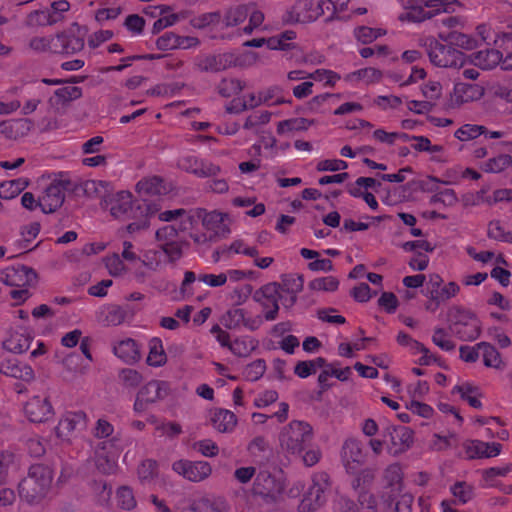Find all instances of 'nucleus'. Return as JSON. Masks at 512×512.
Listing matches in <instances>:
<instances>
[{"label":"nucleus","mask_w":512,"mask_h":512,"mask_svg":"<svg viewBox=\"0 0 512 512\" xmlns=\"http://www.w3.org/2000/svg\"><path fill=\"white\" fill-rule=\"evenodd\" d=\"M420 45L425 48L429 60L434 66L461 68L465 63V55L453 45L470 48L472 40L466 34L456 30L440 31L437 38L429 36L421 39Z\"/></svg>","instance_id":"1"},{"label":"nucleus","mask_w":512,"mask_h":512,"mask_svg":"<svg viewBox=\"0 0 512 512\" xmlns=\"http://www.w3.org/2000/svg\"><path fill=\"white\" fill-rule=\"evenodd\" d=\"M54 479L53 470L44 464H33L18 483L20 502L30 507L42 505L48 498Z\"/></svg>","instance_id":"2"},{"label":"nucleus","mask_w":512,"mask_h":512,"mask_svg":"<svg viewBox=\"0 0 512 512\" xmlns=\"http://www.w3.org/2000/svg\"><path fill=\"white\" fill-rule=\"evenodd\" d=\"M37 275L32 268L24 265L6 267L0 272V282L12 287L9 295L21 304L30 297L28 287L36 281Z\"/></svg>","instance_id":"3"},{"label":"nucleus","mask_w":512,"mask_h":512,"mask_svg":"<svg viewBox=\"0 0 512 512\" xmlns=\"http://www.w3.org/2000/svg\"><path fill=\"white\" fill-rule=\"evenodd\" d=\"M313 438L312 426L301 420H293L282 428L279 442L282 450L290 455H301Z\"/></svg>","instance_id":"4"},{"label":"nucleus","mask_w":512,"mask_h":512,"mask_svg":"<svg viewBox=\"0 0 512 512\" xmlns=\"http://www.w3.org/2000/svg\"><path fill=\"white\" fill-rule=\"evenodd\" d=\"M405 11L399 19L420 23L434 17L440 12H449L454 5V0H402Z\"/></svg>","instance_id":"5"},{"label":"nucleus","mask_w":512,"mask_h":512,"mask_svg":"<svg viewBox=\"0 0 512 512\" xmlns=\"http://www.w3.org/2000/svg\"><path fill=\"white\" fill-rule=\"evenodd\" d=\"M449 330L462 341H474L481 334V323L470 310L452 307L448 312Z\"/></svg>","instance_id":"6"},{"label":"nucleus","mask_w":512,"mask_h":512,"mask_svg":"<svg viewBox=\"0 0 512 512\" xmlns=\"http://www.w3.org/2000/svg\"><path fill=\"white\" fill-rule=\"evenodd\" d=\"M331 490L330 476L326 472H316L311 477V485L303 494L298 505L299 512H314L322 507Z\"/></svg>","instance_id":"7"},{"label":"nucleus","mask_w":512,"mask_h":512,"mask_svg":"<svg viewBox=\"0 0 512 512\" xmlns=\"http://www.w3.org/2000/svg\"><path fill=\"white\" fill-rule=\"evenodd\" d=\"M123 450L121 434L117 432L111 438L101 440L95 447V465L102 474H112Z\"/></svg>","instance_id":"8"},{"label":"nucleus","mask_w":512,"mask_h":512,"mask_svg":"<svg viewBox=\"0 0 512 512\" xmlns=\"http://www.w3.org/2000/svg\"><path fill=\"white\" fill-rule=\"evenodd\" d=\"M471 62L482 70L500 65L503 70H512V51L508 47L487 48L471 55Z\"/></svg>","instance_id":"9"},{"label":"nucleus","mask_w":512,"mask_h":512,"mask_svg":"<svg viewBox=\"0 0 512 512\" xmlns=\"http://www.w3.org/2000/svg\"><path fill=\"white\" fill-rule=\"evenodd\" d=\"M102 207L109 210L110 214L117 219L136 218V204L130 191L121 190L116 193L107 194L102 199Z\"/></svg>","instance_id":"10"},{"label":"nucleus","mask_w":512,"mask_h":512,"mask_svg":"<svg viewBox=\"0 0 512 512\" xmlns=\"http://www.w3.org/2000/svg\"><path fill=\"white\" fill-rule=\"evenodd\" d=\"M341 461L347 473L358 474L366 461V453L361 441L348 438L341 448Z\"/></svg>","instance_id":"11"},{"label":"nucleus","mask_w":512,"mask_h":512,"mask_svg":"<svg viewBox=\"0 0 512 512\" xmlns=\"http://www.w3.org/2000/svg\"><path fill=\"white\" fill-rule=\"evenodd\" d=\"M284 488L282 477H277L265 470L256 475L253 483V493L269 501L277 500L282 495Z\"/></svg>","instance_id":"12"},{"label":"nucleus","mask_w":512,"mask_h":512,"mask_svg":"<svg viewBox=\"0 0 512 512\" xmlns=\"http://www.w3.org/2000/svg\"><path fill=\"white\" fill-rule=\"evenodd\" d=\"M279 293L278 283L271 282L260 287L253 295V299L261 305L266 321H274L278 316Z\"/></svg>","instance_id":"13"},{"label":"nucleus","mask_w":512,"mask_h":512,"mask_svg":"<svg viewBox=\"0 0 512 512\" xmlns=\"http://www.w3.org/2000/svg\"><path fill=\"white\" fill-rule=\"evenodd\" d=\"M178 167L198 178H210L217 176L221 168L210 160L199 158L196 155H183L177 161Z\"/></svg>","instance_id":"14"},{"label":"nucleus","mask_w":512,"mask_h":512,"mask_svg":"<svg viewBox=\"0 0 512 512\" xmlns=\"http://www.w3.org/2000/svg\"><path fill=\"white\" fill-rule=\"evenodd\" d=\"M67 182L62 180L52 181L38 197L39 209L45 213H52L62 206L67 190Z\"/></svg>","instance_id":"15"},{"label":"nucleus","mask_w":512,"mask_h":512,"mask_svg":"<svg viewBox=\"0 0 512 512\" xmlns=\"http://www.w3.org/2000/svg\"><path fill=\"white\" fill-rule=\"evenodd\" d=\"M24 415L32 423H44L54 417V408L47 396L31 397L23 407Z\"/></svg>","instance_id":"16"},{"label":"nucleus","mask_w":512,"mask_h":512,"mask_svg":"<svg viewBox=\"0 0 512 512\" xmlns=\"http://www.w3.org/2000/svg\"><path fill=\"white\" fill-rule=\"evenodd\" d=\"M325 12L322 0H299L289 11V21L311 23Z\"/></svg>","instance_id":"17"},{"label":"nucleus","mask_w":512,"mask_h":512,"mask_svg":"<svg viewBox=\"0 0 512 512\" xmlns=\"http://www.w3.org/2000/svg\"><path fill=\"white\" fill-rule=\"evenodd\" d=\"M172 470L191 482H201L212 473L211 465L206 461L181 459L172 464Z\"/></svg>","instance_id":"18"},{"label":"nucleus","mask_w":512,"mask_h":512,"mask_svg":"<svg viewBox=\"0 0 512 512\" xmlns=\"http://www.w3.org/2000/svg\"><path fill=\"white\" fill-rule=\"evenodd\" d=\"M87 416L83 411H66L55 428L56 435L62 440H69L71 436L86 428Z\"/></svg>","instance_id":"19"},{"label":"nucleus","mask_w":512,"mask_h":512,"mask_svg":"<svg viewBox=\"0 0 512 512\" xmlns=\"http://www.w3.org/2000/svg\"><path fill=\"white\" fill-rule=\"evenodd\" d=\"M175 225H165L156 231V239L159 247L168 250L171 260H179L182 256V246L178 231Z\"/></svg>","instance_id":"20"},{"label":"nucleus","mask_w":512,"mask_h":512,"mask_svg":"<svg viewBox=\"0 0 512 512\" xmlns=\"http://www.w3.org/2000/svg\"><path fill=\"white\" fill-rule=\"evenodd\" d=\"M84 48V38L73 31L58 33L51 41L50 49L59 54H75Z\"/></svg>","instance_id":"21"},{"label":"nucleus","mask_w":512,"mask_h":512,"mask_svg":"<svg viewBox=\"0 0 512 512\" xmlns=\"http://www.w3.org/2000/svg\"><path fill=\"white\" fill-rule=\"evenodd\" d=\"M467 459L493 458L500 455L502 445L498 442H485L481 440H467L463 444Z\"/></svg>","instance_id":"22"},{"label":"nucleus","mask_w":512,"mask_h":512,"mask_svg":"<svg viewBox=\"0 0 512 512\" xmlns=\"http://www.w3.org/2000/svg\"><path fill=\"white\" fill-rule=\"evenodd\" d=\"M33 336L23 327L10 331L9 336L3 341L2 346L8 352L21 354L27 351L31 345Z\"/></svg>","instance_id":"23"},{"label":"nucleus","mask_w":512,"mask_h":512,"mask_svg":"<svg viewBox=\"0 0 512 512\" xmlns=\"http://www.w3.org/2000/svg\"><path fill=\"white\" fill-rule=\"evenodd\" d=\"M0 373L5 376L19 379L25 382H31L34 379L32 367L15 358H8L0 363Z\"/></svg>","instance_id":"24"},{"label":"nucleus","mask_w":512,"mask_h":512,"mask_svg":"<svg viewBox=\"0 0 512 512\" xmlns=\"http://www.w3.org/2000/svg\"><path fill=\"white\" fill-rule=\"evenodd\" d=\"M142 265L151 271H157L160 267L167 262H175L171 260L168 255V250L161 247H155L145 250L140 255Z\"/></svg>","instance_id":"25"},{"label":"nucleus","mask_w":512,"mask_h":512,"mask_svg":"<svg viewBox=\"0 0 512 512\" xmlns=\"http://www.w3.org/2000/svg\"><path fill=\"white\" fill-rule=\"evenodd\" d=\"M113 352L115 356L128 364L137 362L141 357L137 342L131 338H126L116 343L113 347Z\"/></svg>","instance_id":"26"},{"label":"nucleus","mask_w":512,"mask_h":512,"mask_svg":"<svg viewBox=\"0 0 512 512\" xmlns=\"http://www.w3.org/2000/svg\"><path fill=\"white\" fill-rule=\"evenodd\" d=\"M391 442L393 444L391 450L394 454L403 453L413 445L414 432L411 428L406 426L395 428L391 434Z\"/></svg>","instance_id":"27"},{"label":"nucleus","mask_w":512,"mask_h":512,"mask_svg":"<svg viewBox=\"0 0 512 512\" xmlns=\"http://www.w3.org/2000/svg\"><path fill=\"white\" fill-rule=\"evenodd\" d=\"M484 90L478 84L457 82L454 85V96L457 102L466 103L478 100L483 96Z\"/></svg>","instance_id":"28"},{"label":"nucleus","mask_w":512,"mask_h":512,"mask_svg":"<svg viewBox=\"0 0 512 512\" xmlns=\"http://www.w3.org/2000/svg\"><path fill=\"white\" fill-rule=\"evenodd\" d=\"M156 204H138L136 207V216L140 214V218L127 225V231L129 233H135L144 229H147L150 225L149 217L157 212Z\"/></svg>","instance_id":"29"},{"label":"nucleus","mask_w":512,"mask_h":512,"mask_svg":"<svg viewBox=\"0 0 512 512\" xmlns=\"http://www.w3.org/2000/svg\"><path fill=\"white\" fill-rule=\"evenodd\" d=\"M211 420L213 427L221 433L232 432L237 424L236 415L226 409L216 410Z\"/></svg>","instance_id":"30"},{"label":"nucleus","mask_w":512,"mask_h":512,"mask_svg":"<svg viewBox=\"0 0 512 512\" xmlns=\"http://www.w3.org/2000/svg\"><path fill=\"white\" fill-rule=\"evenodd\" d=\"M165 383L158 380L149 381L138 394L149 404L155 403L166 395Z\"/></svg>","instance_id":"31"},{"label":"nucleus","mask_w":512,"mask_h":512,"mask_svg":"<svg viewBox=\"0 0 512 512\" xmlns=\"http://www.w3.org/2000/svg\"><path fill=\"white\" fill-rule=\"evenodd\" d=\"M296 39V32L293 30H285L278 35L267 39V47L270 50H291L295 48L293 40Z\"/></svg>","instance_id":"32"},{"label":"nucleus","mask_w":512,"mask_h":512,"mask_svg":"<svg viewBox=\"0 0 512 512\" xmlns=\"http://www.w3.org/2000/svg\"><path fill=\"white\" fill-rule=\"evenodd\" d=\"M164 190L163 180L158 176L141 179L136 184V191L142 196L160 195Z\"/></svg>","instance_id":"33"},{"label":"nucleus","mask_w":512,"mask_h":512,"mask_svg":"<svg viewBox=\"0 0 512 512\" xmlns=\"http://www.w3.org/2000/svg\"><path fill=\"white\" fill-rule=\"evenodd\" d=\"M383 73L381 70L367 67L356 71H353L346 75L345 80L352 81H363L366 84L378 83L382 79Z\"/></svg>","instance_id":"34"},{"label":"nucleus","mask_w":512,"mask_h":512,"mask_svg":"<svg viewBox=\"0 0 512 512\" xmlns=\"http://www.w3.org/2000/svg\"><path fill=\"white\" fill-rule=\"evenodd\" d=\"M149 353L147 363L150 366L159 367L166 363L167 357L163 348L162 340L154 337L149 341Z\"/></svg>","instance_id":"35"},{"label":"nucleus","mask_w":512,"mask_h":512,"mask_svg":"<svg viewBox=\"0 0 512 512\" xmlns=\"http://www.w3.org/2000/svg\"><path fill=\"white\" fill-rule=\"evenodd\" d=\"M28 185L23 178L13 179L0 183V198L10 200L18 196Z\"/></svg>","instance_id":"36"},{"label":"nucleus","mask_w":512,"mask_h":512,"mask_svg":"<svg viewBox=\"0 0 512 512\" xmlns=\"http://www.w3.org/2000/svg\"><path fill=\"white\" fill-rule=\"evenodd\" d=\"M181 218L180 229L187 230L193 226V215L185 209L166 210L159 214V219L164 222H171Z\"/></svg>","instance_id":"37"},{"label":"nucleus","mask_w":512,"mask_h":512,"mask_svg":"<svg viewBox=\"0 0 512 512\" xmlns=\"http://www.w3.org/2000/svg\"><path fill=\"white\" fill-rule=\"evenodd\" d=\"M477 347L482 351L483 363L486 367L499 369L502 358L498 350L488 342H479Z\"/></svg>","instance_id":"38"},{"label":"nucleus","mask_w":512,"mask_h":512,"mask_svg":"<svg viewBox=\"0 0 512 512\" xmlns=\"http://www.w3.org/2000/svg\"><path fill=\"white\" fill-rule=\"evenodd\" d=\"M82 96V89L77 86H64L54 91L53 97L50 98L52 104H65L76 100Z\"/></svg>","instance_id":"39"},{"label":"nucleus","mask_w":512,"mask_h":512,"mask_svg":"<svg viewBox=\"0 0 512 512\" xmlns=\"http://www.w3.org/2000/svg\"><path fill=\"white\" fill-rule=\"evenodd\" d=\"M137 473L143 485L151 484L158 476V463L155 460L146 459L139 465Z\"/></svg>","instance_id":"40"},{"label":"nucleus","mask_w":512,"mask_h":512,"mask_svg":"<svg viewBox=\"0 0 512 512\" xmlns=\"http://www.w3.org/2000/svg\"><path fill=\"white\" fill-rule=\"evenodd\" d=\"M279 292H289L290 294H299L304 286V279L302 275L286 274L281 278V283H278Z\"/></svg>","instance_id":"41"},{"label":"nucleus","mask_w":512,"mask_h":512,"mask_svg":"<svg viewBox=\"0 0 512 512\" xmlns=\"http://www.w3.org/2000/svg\"><path fill=\"white\" fill-rule=\"evenodd\" d=\"M311 122L306 118H291L280 121L277 125V133L285 134L293 131H304L307 130Z\"/></svg>","instance_id":"42"},{"label":"nucleus","mask_w":512,"mask_h":512,"mask_svg":"<svg viewBox=\"0 0 512 512\" xmlns=\"http://www.w3.org/2000/svg\"><path fill=\"white\" fill-rule=\"evenodd\" d=\"M119 253L108 255L104 259V264L108 273L113 277H120L127 273L128 268Z\"/></svg>","instance_id":"43"},{"label":"nucleus","mask_w":512,"mask_h":512,"mask_svg":"<svg viewBox=\"0 0 512 512\" xmlns=\"http://www.w3.org/2000/svg\"><path fill=\"white\" fill-rule=\"evenodd\" d=\"M116 501L122 510L131 511L137 506L133 490L128 486H121L116 491Z\"/></svg>","instance_id":"44"},{"label":"nucleus","mask_w":512,"mask_h":512,"mask_svg":"<svg viewBox=\"0 0 512 512\" xmlns=\"http://www.w3.org/2000/svg\"><path fill=\"white\" fill-rule=\"evenodd\" d=\"M308 287L312 291L335 292L339 287V280L334 276L319 277L310 281Z\"/></svg>","instance_id":"45"},{"label":"nucleus","mask_w":512,"mask_h":512,"mask_svg":"<svg viewBox=\"0 0 512 512\" xmlns=\"http://www.w3.org/2000/svg\"><path fill=\"white\" fill-rule=\"evenodd\" d=\"M432 342L445 352H451L455 349L456 345L451 339L447 330L442 327H435L432 334Z\"/></svg>","instance_id":"46"},{"label":"nucleus","mask_w":512,"mask_h":512,"mask_svg":"<svg viewBox=\"0 0 512 512\" xmlns=\"http://www.w3.org/2000/svg\"><path fill=\"white\" fill-rule=\"evenodd\" d=\"M255 347V341L249 337L237 338L229 345L230 351L238 357L249 356Z\"/></svg>","instance_id":"47"},{"label":"nucleus","mask_w":512,"mask_h":512,"mask_svg":"<svg viewBox=\"0 0 512 512\" xmlns=\"http://www.w3.org/2000/svg\"><path fill=\"white\" fill-rule=\"evenodd\" d=\"M486 132V127L477 124H464L454 133V136L460 141L473 140Z\"/></svg>","instance_id":"48"},{"label":"nucleus","mask_w":512,"mask_h":512,"mask_svg":"<svg viewBox=\"0 0 512 512\" xmlns=\"http://www.w3.org/2000/svg\"><path fill=\"white\" fill-rule=\"evenodd\" d=\"M487 234L490 239L512 243V232L505 230L503 224L499 220H492L489 222Z\"/></svg>","instance_id":"49"},{"label":"nucleus","mask_w":512,"mask_h":512,"mask_svg":"<svg viewBox=\"0 0 512 512\" xmlns=\"http://www.w3.org/2000/svg\"><path fill=\"white\" fill-rule=\"evenodd\" d=\"M512 165V156L501 154L488 159L483 164V170L489 173H499Z\"/></svg>","instance_id":"50"},{"label":"nucleus","mask_w":512,"mask_h":512,"mask_svg":"<svg viewBox=\"0 0 512 512\" xmlns=\"http://www.w3.org/2000/svg\"><path fill=\"white\" fill-rule=\"evenodd\" d=\"M308 78L317 82H323L326 87H334L341 79V76L333 70L316 69L314 72L308 74Z\"/></svg>","instance_id":"51"},{"label":"nucleus","mask_w":512,"mask_h":512,"mask_svg":"<svg viewBox=\"0 0 512 512\" xmlns=\"http://www.w3.org/2000/svg\"><path fill=\"white\" fill-rule=\"evenodd\" d=\"M248 16V10L245 6H237L227 11L223 18L225 27H235L242 24Z\"/></svg>","instance_id":"52"},{"label":"nucleus","mask_w":512,"mask_h":512,"mask_svg":"<svg viewBox=\"0 0 512 512\" xmlns=\"http://www.w3.org/2000/svg\"><path fill=\"white\" fill-rule=\"evenodd\" d=\"M245 308L232 307L223 316V324L229 329H242Z\"/></svg>","instance_id":"53"},{"label":"nucleus","mask_w":512,"mask_h":512,"mask_svg":"<svg viewBox=\"0 0 512 512\" xmlns=\"http://www.w3.org/2000/svg\"><path fill=\"white\" fill-rule=\"evenodd\" d=\"M385 34L386 31L383 29H376L367 26H360L354 30L355 38L363 44H369Z\"/></svg>","instance_id":"54"},{"label":"nucleus","mask_w":512,"mask_h":512,"mask_svg":"<svg viewBox=\"0 0 512 512\" xmlns=\"http://www.w3.org/2000/svg\"><path fill=\"white\" fill-rule=\"evenodd\" d=\"M244 88V84L239 79L225 78L218 85V92L223 97H231L238 94Z\"/></svg>","instance_id":"55"},{"label":"nucleus","mask_w":512,"mask_h":512,"mask_svg":"<svg viewBox=\"0 0 512 512\" xmlns=\"http://www.w3.org/2000/svg\"><path fill=\"white\" fill-rule=\"evenodd\" d=\"M266 371V363L263 359H257L248 365L243 370V376L246 380L255 382L259 380Z\"/></svg>","instance_id":"56"},{"label":"nucleus","mask_w":512,"mask_h":512,"mask_svg":"<svg viewBox=\"0 0 512 512\" xmlns=\"http://www.w3.org/2000/svg\"><path fill=\"white\" fill-rule=\"evenodd\" d=\"M451 493L459 504H466L473 497V488L466 482H456L451 487Z\"/></svg>","instance_id":"57"},{"label":"nucleus","mask_w":512,"mask_h":512,"mask_svg":"<svg viewBox=\"0 0 512 512\" xmlns=\"http://www.w3.org/2000/svg\"><path fill=\"white\" fill-rule=\"evenodd\" d=\"M270 118L271 113L269 111H255L247 117L243 127L246 130H256L259 126L267 124Z\"/></svg>","instance_id":"58"},{"label":"nucleus","mask_w":512,"mask_h":512,"mask_svg":"<svg viewBox=\"0 0 512 512\" xmlns=\"http://www.w3.org/2000/svg\"><path fill=\"white\" fill-rule=\"evenodd\" d=\"M431 204H441L445 207L453 206L457 202V196L453 189L446 188L432 195Z\"/></svg>","instance_id":"59"},{"label":"nucleus","mask_w":512,"mask_h":512,"mask_svg":"<svg viewBox=\"0 0 512 512\" xmlns=\"http://www.w3.org/2000/svg\"><path fill=\"white\" fill-rule=\"evenodd\" d=\"M348 168V163L342 159H322L316 164L318 172H337Z\"/></svg>","instance_id":"60"},{"label":"nucleus","mask_w":512,"mask_h":512,"mask_svg":"<svg viewBox=\"0 0 512 512\" xmlns=\"http://www.w3.org/2000/svg\"><path fill=\"white\" fill-rule=\"evenodd\" d=\"M180 45L181 38L173 32L164 33L156 41L157 48L162 51L176 49Z\"/></svg>","instance_id":"61"},{"label":"nucleus","mask_w":512,"mask_h":512,"mask_svg":"<svg viewBox=\"0 0 512 512\" xmlns=\"http://www.w3.org/2000/svg\"><path fill=\"white\" fill-rule=\"evenodd\" d=\"M406 408L414 415L420 416L425 419H430L434 414V409L423 402L412 399L406 403Z\"/></svg>","instance_id":"62"},{"label":"nucleus","mask_w":512,"mask_h":512,"mask_svg":"<svg viewBox=\"0 0 512 512\" xmlns=\"http://www.w3.org/2000/svg\"><path fill=\"white\" fill-rule=\"evenodd\" d=\"M127 313L120 306H111L107 309L104 321L109 326H118L126 319Z\"/></svg>","instance_id":"63"},{"label":"nucleus","mask_w":512,"mask_h":512,"mask_svg":"<svg viewBox=\"0 0 512 512\" xmlns=\"http://www.w3.org/2000/svg\"><path fill=\"white\" fill-rule=\"evenodd\" d=\"M114 426L104 418L97 420L93 429V436L99 440L111 438L115 436Z\"/></svg>","instance_id":"64"}]
</instances>
